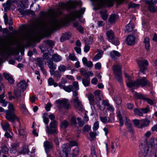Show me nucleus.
I'll use <instances>...</instances> for the list:
<instances>
[{
  "label": "nucleus",
  "mask_w": 157,
  "mask_h": 157,
  "mask_svg": "<svg viewBox=\"0 0 157 157\" xmlns=\"http://www.w3.org/2000/svg\"><path fill=\"white\" fill-rule=\"evenodd\" d=\"M50 19L44 23L41 27L42 32L44 33L52 32L59 28L61 21L57 19V15L56 13L52 12L48 14Z\"/></svg>",
  "instance_id": "1"
},
{
  "label": "nucleus",
  "mask_w": 157,
  "mask_h": 157,
  "mask_svg": "<svg viewBox=\"0 0 157 157\" xmlns=\"http://www.w3.org/2000/svg\"><path fill=\"white\" fill-rule=\"evenodd\" d=\"M127 85L129 87H132L134 86L138 87L140 86L142 87L145 86L150 87L151 86V83L145 77H143L141 79H137L135 81H129L127 83Z\"/></svg>",
  "instance_id": "2"
},
{
  "label": "nucleus",
  "mask_w": 157,
  "mask_h": 157,
  "mask_svg": "<svg viewBox=\"0 0 157 157\" xmlns=\"http://www.w3.org/2000/svg\"><path fill=\"white\" fill-rule=\"evenodd\" d=\"M6 117L7 120L12 122H13L15 120L20 122L19 118L15 114L14 106L12 104H9L8 109L6 111Z\"/></svg>",
  "instance_id": "3"
},
{
  "label": "nucleus",
  "mask_w": 157,
  "mask_h": 157,
  "mask_svg": "<svg viewBox=\"0 0 157 157\" xmlns=\"http://www.w3.org/2000/svg\"><path fill=\"white\" fill-rule=\"evenodd\" d=\"M85 10V8H81L79 10H75L72 12L67 16V17L70 21L74 20L76 18L79 17L82 15L84 14Z\"/></svg>",
  "instance_id": "4"
},
{
  "label": "nucleus",
  "mask_w": 157,
  "mask_h": 157,
  "mask_svg": "<svg viewBox=\"0 0 157 157\" xmlns=\"http://www.w3.org/2000/svg\"><path fill=\"white\" fill-rule=\"evenodd\" d=\"M96 5L98 9H100L104 6L107 5L111 6L113 5V2L114 0H91Z\"/></svg>",
  "instance_id": "5"
},
{
  "label": "nucleus",
  "mask_w": 157,
  "mask_h": 157,
  "mask_svg": "<svg viewBox=\"0 0 157 157\" xmlns=\"http://www.w3.org/2000/svg\"><path fill=\"white\" fill-rule=\"evenodd\" d=\"M82 3L81 1L75 2L74 3H67L65 4L61 3L59 5V7L63 9L70 10L71 9H75L77 6H82Z\"/></svg>",
  "instance_id": "6"
},
{
  "label": "nucleus",
  "mask_w": 157,
  "mask_h": 157,
  "mask_svg": "<svg viewBox=\"0 0 157 157\" xmlns=\"http://www.w3.org/2000/svg\"><path fill=\"white\" fill-rule=\"evenodd\" d=\"M113 70L117 81L121 83L122 80L121 66L118 64L114 65Z\"/></svg>",
  "instance_id": "7"
},
{
  "label": "nucleus",
  "mask_w": 157,
  "mask_h": 157,
  "mask_svg": "<svg viewBox=\"0 0 157 157\" xmlns=\"http://www.w3.org/2000/svg\"><path fill=\"white\" fill-rule=\"evenodd\" d=\"M74 107L77 110L82 111L83 110V105L82 102L79 99L78 97H76L73 99Z\"/></svg>",
  "instance_id": "8"
},
{
  "label": "nucleus",
  "mask_w": 157,
  "mask_h": 157,
  "mask_svg": "<svg viewBox=\"0 0 157 157\" xmlns=\"http://www.w3.org/2000/svg\"><path fill=\"white\" fill-rule=\"evenodd\" d=\"M140 147L142 148L144 157H151V152L149 150L147 144L144 145L142 144Z\"/></svg>",
  "instance_id": "9"
},
{
  "label": "nucleus",
  "mask_w": 157,
  "mask_h": 157,
  "mask_svg": "<svg viewBox=\"0 0 157 157\" xmlns=\"http://www.w3.org/2000/svg\"><path fill=\"white\" fill-rule=\"evenodd\" d=\"M56 102L57 103L60 104L61 106L65 109H67L71 108L70 103L67 100H58L56 101Z\"/></svg>",
  "instance_id": "10"
},
{
  "label": "nucleus",
  "mask_w": 157,
  "mask_h": 157,
  "mask_svg": "<svg viewBox=\"0 0 157 157\" xmlns=\"http://www.w3.org/2000/svg\"><path fill=\"white\" fill-rule=\"evenodd\" d=\"M136 40V36H133L132 35H128L125 39L127 44L130 46L134 44Z\"/></svg>",
  "instance_id": "11"
},
{
  "label": "nucleus",
  "mask_w": 157,
  "mask_h": 157,
  "mask_svg": "<svg viewBox=\"0 0 157 157\" xmlns=\"http://www.w3.org/2000/svg\"><path fill=\"white\" fill-rule=\"evenodd\" d=\"M28 84L25 80H21L17 85V88L19 90H21L22 92H24L26 89Z\"/></svg>",
  "instance_id": "12"
},
{
  "label": "nucleus",
  "mask_w": 157,
  "mask_h": 157,
  "mask_svg": "<svg viewBox=\"0 0 157 157\" xmlns=\"http://www.w3.org/2000/svg\"><path fill=\"white\" fill-rule=\"evenodd\" d=\"M138 64L141 72L144 74V71L146 69L145 66H147L148 64L147 61L146 60H140L138 62Z\"/></svg>",
  "instance_id": "13"
},
{
  "label": "nucleus",
  "mask_w": 157,
  "mask_h": 157,
  "mask_svg": "<svg viewBox=\"0 0 157 157\" xmlns=\"http://www.w3.org/2000/svg\"><path fill=\"white\" fill-rule=\"evenodd\" d=\"M142 144H143L144 145V144L145 145L147 144L149 147V146L152 148L155 147V146H156V147H157V139H151L147 143L144 142L143 143H142L141 145Z\"/></svg>",
  "instance_id": "14"
},
{
  "label": "nucleus",
  "mask_w": 157,
  "mask_h": 157,
  "mask_svg": "<svg viewBox=\"0 0 157 157\" xmlns=\"http://www.w3.org/2000/svg\"><path fill=\"white\" fill-rule=\"evenodd\" d=\"M151 121L150 119L145 118L140 120V125L138 128H142L144 127H146L149 124Z\"/></svg>",
  "instance_id": "15"
},
{
  "label": "nucleus",
  "mask_w": 157,
  "mask_h": 157,
  "mask_svg": "<svg viewBox=\"0 0 157 157\" xmlns=\"http://www.w3.org/2000/svg\"><path fill=\"white\" fill-rule=\"evenodd\" d=\"M48 66L50 69L49 72L50 71H54L56 68V65L54 63L52 59H49L47 61Z\"/></svg>",
  "instance_id": "16"
},
{
  "label": "nucleus",
  "mask_w": 157,
  "mask_h": 157,
  "mask_svg": "<svg viewBox=\"0 0 157 157\" xmlns=\"http://www.w3.org/2000/svg\"><path fill=\"white\" fill-rule=\"evenodd\" d=\"M12 2V0H7L6 3L2 4L5 11H8L10 10Z\"/></svg>",
  "instance_id": "17"
},
{
  "label": "nucleus",
  "mask_w": 157,
  "mask_h": 157,
  "mask_svg": "<svg viewBox=\"0 0 157 157\" xmlns=\"http://www.w3.org/2000/svg\"><path fill=\"white\" fill-rule=\"evenodd\" d=\"M36 61V64L40 67H44L46 64V62L42 58H37Z\"/></svg>",
  "instance_id": "18"
},
{
  "label": "nucleus",
  "mask_w": 157,
  "mask_h": 157,
  "mask_svg": "<svg viewBox=\"0 0 157 157\" xmlns=\"http://www.w3.org/2000/svg\"><path fill=\"white\" fill-rule=\"evenodd\" d=\"M44 145L47 153H48L50 149L52 148L53 147L52 143L47 141L44 142Z\"/></svg>",
  "instance_id": "19"
},
{
  "label": "nucleus",
  "mask_w": 157,
  "mask_h": 157,
  "mask_svg": "<svg viewBox=\"0 0 157 157\" xmlns=\"http://www.w3.org/2000/svg\"><path fill=\"white\" fill-rule=\"evenodd\" d=\"M128 121L129 120L126 119L125 124L129 132L131 134H133L134 133V130L133 128V126L130 123L128 122Z\"/></svg>",
  "instance_id": "20"
},
{
  "label": "nucleus",
  "mask_w": 157,
  "mask_h": 157,
  "mask_svg": "<svg viewBox=\"0 0 157 157\" xmlns=\"http://www.w3.org/2000/svg\"><path fill=\"white\" fill-rule=\"evenodd\" d=\"M118 17V16L116 14H111L109 18V22L111 24H113L115 23Z\"/></svg>",
  "instance_id": "21"
},
{
  "label": "nucleus",
  "mask_w": 157,
  "mask_h": 157,
  "mask_svg": "<svg viewBox=\"0 0 157 157\" xmlns=\"http://www.w3.org/2000/svg\"><path fill=\"white\" fill-rule=\"evenodd\" d=\"M71 37V34L69 32H67L63 34L60 38L61 42H64L66 40L70 38Z\"/></svg>",
  "instance_id": "22"
},
{
  "label": "nucleus",
  "mask_w": 157,
  "mask_h": 157,
  "mask_svg": "<svg viewBox=\"0 0 157 157\" xmlns=\"http://www.w3.org/2000/svg\"><path fill=\"white\" fill-rule=\"evenodd\" d=\"M110 56L113 60H115L117 59V57L121 56V54L118 51L113 50L110 53Z\"/></svg>",
  "instance_id": "23"
},
{
  "label": "nucleus",
  "mask_w": 157,
  "mask_h": 157,
  "mask_svg": "<svg viewBox=\"0 0 157 157\" xmlns=\"http://www.w3.org/2000/svg\"><path fill=\"white\" fill-rule=\"evenodd\" d=\"M18 129V134L19 136H22L23 138L25 135V128L22 127L21 125L20 122Z\"/></svg>",
  "instance_id": "24"
},
{
  "label": "nucleus",
  "mask_w": 157,
  "mask_h": 157,
  "mask_svg": "<svg viewBox=\"0 0 157 157\" xmlns=\"http://www.w3.org/2000/svg\"><path fill=\"white\" fill-rule=\"evenodd\" d=\"M46 132L48 134H57L58 130L57 128H50L48 126L46 127Z\"/></svg>",
  "instance_id": "25"
},
{
  "label": "nucleus",
  "mask_w": 157,
  "mask_h": 157,
  "mask_svg": "<svg viewBox=\"0 0 157 157\" xmlns=\"http://www.w3.org/2000/svg\"><path fill=\"white\" fill-rule=\"evenodd\" d=\"M146 3L148 5V10L150 12L153 13L156 12V7L154 6V4L151 3L150 1H147Z\"/></svg>",
  "instance_id": "26"
},
{
  "label": "nucleus",
  "mask_w": 157,
  "mask_h": 157,
  "mask_svg": "<svg viewBox=\"0 0 157 157\" xmlns=\"http://www.w3.org/2000/svg\"><path fill=\"white\" fill-rule=\"evenodd\" d=\"M28 3V0H21L19 3V6L20 8L25 9L27 8Z\"/></svg>",
  "instance_id": "27"
},
{
  "label": "nucleus",
  "mask_w": 157,
  "mask_h": 157,
  "mask_svg": "<svg viewBox=\"0 0 157 157\" xmlns=\"http://www.w3.org/2000/svg\"><path fill=\"white\" fill-rule=\"evenodd\" d=\"M80 71L82 75L86 78H89L90 76H92L93 75V73L91 71L87 72L86 70H80Z\"/></svg>",
  "instance_id": "28"
},
{
  "label": "nucleus",
  "mask_w": 157,
  "mask_h": 157,
  "mask_svg": "<svg viewBox=\"0 0 157 157\" xmlns=\"http://www.w3.org/2000/svg\"><path fill=\"white\" fill-rule=\"evenodd\" d=\"M134 27V25L132 23H129L126 26L124 31L125 32L128 33L132 30Z\"/></svg>",
  "instance_id": "29"
},
{
  "label": "nucleus",
  "mask_w": 157,
  "mask_h": 157,
  "mask_svg": "<svg viewBox=\"0 0 157 157\" xmlns=\"http://www.w3.org/2000/svg\"><path fill=\"white\" fill-rule=\"evenodd\" d=\"M50 74L51 75H54L57 81L59 80L61 76V74L58 71H50Z\"/></svg>",
  "instance_id": "30"
},
{
  "label": "nucleus",
  "mask_w": 157,
  "mask_h": 157,
  "mask_svg": "<svg viewBox=\"0 0 157 157\" xmlns=\"http://www.w3.org/2000/svg\"><path fill=\"white\" fill-rule=\"evenodd\" d=\"M5 93H3L2 94H0V103L2 104V105L5 107L6 106L7 102L3 98L5 97Z\"/></svg>",
  "instance_id": "31"
},
{
  "label": "nucleus",
  "mask_w": 157,
  "mask_h": 157,
  "mask_svg": "<svg viewBox=\"0 0 157 157\" xmlns=\"http://www.w3.org/2000/svg\"><path fill=\"white\" fill-rule=\"evenodd\" d=\"M62 148L63 151L65 153L66 157H68V152L70 149L68 145L67 144H64L62 146Z\"/></svg>",
  "instance_id": "32"
},
{
  "label": "nucleus",
  "mask_w": 157,
  "mask_h": 157,
  "mask_svg": "<svg viewBox=\"0 0 157 157\" xmlns=\"http://www.w3.org/2000/svg\"><path fill=\"white\" fill-rule=\"evenodd\" d=\"M144 43L145 44V48L146 49L147 51H149L150 50V47L149 38L147 37L145 38L144 39Z\"/></svg>",
  "instance_id": "33"
},
{
  "label": "nucleus",
  "mask_w": 157,
  "mask_h": 157,
  "mask_svg": "<svg viewBox=\"0 0 157 157\" xmlns=\"http://www.w3.org/2000/svg\"><path fill=\"white\" fill-rule=\"evenodd\" d=\"M69 123L66 120L63 121L60 124V127L63 129H65L69 125Z\"/></svg>",
  "instance_id": "34"
},
{
  "label": "nucleus",
  "mask_w": 157,
  "mask_h": 157,
  "mask_svg": "<svg viewBox=\"0 0 157 157\" xmlns=\"http://www.w3.org/2000/svg\"><path fill=\"white\" fill-rule=\"evenodd\" d=\"M106 34L107 38L109 40H112L114 38V33L112 30H109L106 32Z\"/></svg>",
  "instance_id": "35"
},
{
  "label": "nucleus",
  "mask_w": 157,
  "mask_h": 157,
  "mask_svg": "<svg viewBox=\"0 0 157 157\" xmlns=\"http://www.w3.org/2000/svg\"><path fill=\"white\" fill-rule=\"evenodd\" d=\"M52 58L55 62H59L62 59V58L61 56L57 54H53L52 56Z\"/></svg>",
  "instance_id": "36"
},
{
  "label": "nucleus",
  "mask_w": 157,
  "mask_h": 157,
  "mask_svg": "<svg viewBox=\"0 0 157 157\" xmlns=\"http://www.w3.org/2000/svg\"><path fill=\"white\" fill-rule=\"evenodd\" d=\"M82 82L85 86H88L90 84V79L89 78H86L82 79Z\"/></svg>",
  "instance_id": "37"
},
{
  "label": "nucleus",
  "mask_w": 157,
  "mask_h": 157,
  "mask_svg": "<svg viewBox=\"0 0 157 157\" xmlns=\"http://www.w3.org/2000/svg\"><path fill=\"white\" fill-rule=\"evenodd\" d=\"M79 151L78 148L76 147L72 150L70 155L71 157H75L78 154Z\"/></svg>",
  "instance_id": "38"
},
{
  "label": "nucleus",
  "mask_w": 157,
  "mask_h": 157,
  "mask_svg": "<svg viewBox=\"0 0 157 157\" xmlns=\"http://www.w3.org/2000/svg\"><path fill=\"white\" fill-rule=\"evenodd\" d=\"M48 84L50 86L54 85L55 87L58 86V84L55 82L54 79L52 78H50L48 79Z\"/></svg>",
  "instance_id": "39"
},
{
  "label": "nucleus",
  "mask_w": 157,
  "mask_h": 157,
  "mask_svg": "<svg viewBox=\"0 0 157 157\" xmlns=\"http://www.w3.org/2000/svg\"><path fill=\"white\" fill-rule=\"evenodd\" d=\"M88 98L90 102V105H93L95 101L94 95L91 93L89 94L88 96Z\"/></svg>",
  "instance_id": "40"
},
{
  "label": "nucleus",
  "mask_w": 157,
  "mask_h": 157,
  "mask_svg": "<svg viewBox=\"0 0 157 157\" xmlns=\"http://www.w3.org/2000/svg\"><path fill=\"white\" fill-rule=\"evenodd\" d=\"M24 9H25L20 8L18 9V11L22 15L27 14L29 13V11L27 10H25Z\"/></svg>",
  "instance_id": "41"
},
{
  "label": "nucleus",
  "mask_w": 157,
  "mask_h": 157,
  "mask_svg": "<svg viewBox=\"0 0 157 157\" xmlns=\"http://www.w3.org/2000/svg\"><path fill=\"white\" fill-rule=\"evenodd\" d=\"M21 91L18 90L17 88V89H15L14 90V94L15 95L16 98H18L19 97L21 96Z\"/></svg>",
  "instance_id": "42"
},
{
  "label": "nucleus",
  "mask_w": 157,
  "mask_h": 157,
  "mask_svg": "<svg viewBox=\"0 0 157 157\" xmlns=\"http://www.w3.org/2000/svg\"><path fill=\"white\" fill-rule=\"evenodd\" d=\"M91 157H97L96 153L95 148L94 147L92 146L91 148Z\"/></svg>",
  "instance_id": "43"
},
{
  "label": "nucleus",
  "mask_w": 157,
  "mask_h": 157,
  "mask_svg": "<svg viewBox=\"0 0 157 157\" xmlns=\"http://www.w3.org/2000/svg\"><path fill=\"white\" fill-rule=\"evenodd\" d=\"M93 37H90L87 38L85 40V44L86 45L91 44L93 42Z\"/></svg>",
  "instance_id": "44"
},
{
  "label": "nucleus",
  "mask_w": 157,
  "mask_h": 157,
  "mask_svg": "<svg viewBox=\"0 0 157 157\" xmlns=\"http://www.w3.org/2000/svg\"><path fill=\"white\" fill-rule=\"evenodd\" d=\"M74 90V87L73 86L71 85H70L67 86H65V88H64V90L65 91L70 92L71 91H73Z\"/></svg>",
  "instance_id": "45"
},
{
  "label": "nucleus",
  "mask_w": 157,
  "mask_h": 157,
  "mask_svg": "<svg viewBox=\"0 0 157 157\" xmlns=\"http://www.w3.org/2000/svg\"><path fill=\"white\" fill-rule=\"evenodd\" d=\"M104 11L105 12H106V10H104V11H101L100 12V13L102 14L101 17L102 19L104 20H107L108 18V15L106 13H104Z\"/></svg>",
  "instance_id": "46"
},
{
  "label": "nucleus",
  "mask_w": 157,
  "mask_h": 157,
  "mask_svg": "<svg viewBox=\"0 0 157 157\" xmlns=\"http://www.w3.org/2000/svg\"><path fill=\"white\" fill-rule=\"evenodd\" d=\"M57 122L55 120H53L50 122V128H57Z\"/></svg>",
  "instance_id": "47"
},
{
  "label": "nucleus",
  "mask_w": 157,
  "mask_h": 157,
  "mask_svg": "<svg viewBox=\"0 0 157 157\" xmlns=\"http://www.w3.org/2000/svg\"><path fill=\"white\" fill-rule=\"evenodd\" d=\"M134 96L137 99H142L144 100L145 98V97L142 94L138 93L136 92H135L134 93Z\"/></svg>",
  "instance_id": "48"
},
{
  "label": "nucleus",
  "mask_w": 157,
  "mask_h": 157,
  "mask_svg": "<svg viewBox=\"0 0 157 157\" xmlns=\"http://www.w3.org/2000/svg\"><path fill=\"white\" fill-rule=\"evenodd\" d=\"M67 59L68 60L69 59L72 61H76L77 59V58L74 54H70Z\"/></svg>",
  "instance_id": "49"
},
{
  "label": "nucleus",
  "mask_w": 157,
  "mask_h": 157,
  "mask_svg": "<svg viewBox=\"0 0 157 157\" xmlns=\"http://www.w3.org/2000/svg\"><path fill=\"white\" fill-rule=\"evenodd\" d=\"M44 43L45 44H47L49 46H52L54 45V41L52 40H47L44 41Z\"/></svg>",
  "instance_id": "50"
},
{
  "label": "nucleus",
  "mask_w": 157,
  "mask_h": 157,
  "mask_svg": "<svg viewBox=\"0 0 157 157\" xmlns=\"http://www.w3.org/2000/svg\"><path fill=\"white\" fill-rule=\"evenodd\" d=\"M134 111L135 114L139 116H143V114L142 113V111L141 110V109H139L137 108H136L134 109Z\"/></svg>",
  "instance_id": "51"
},
{
  "label": "nucleus",
  "mask_w": 157,
  "mask_h": 157,
  "mask_svg": "<svg viewBox=\"0 0 157 157\" xmlns=\"http://www.w3.org/2000/svg\"><path fill=\"white\" fill-rule=\"evenodd\" d=\"M94 94L96 100L98 101L101 100V98L100 97V92L99 90H96Z\"/></svg>",
  "instance_id": "52"
},
{
  "label": "nucleus",
  "mask_w": 157,
  "mask_h": 157,
  "mask_svg": "<svg viewBox=\"0 0 157 157\" xmlns=\"http://www.w3.org/2000/svg\"><path fill=\"white\" fill-rule=\"evenodd\" d=\"M48 114L47 113H44L43 114V121L44 123L46 124H48L49 122V119L48 118L46 117V116Z\"/></svg>",
  "instance_id": "53"
},
{
  "label": "nucleus",
  "mask_w": 157,
  "mask_h": 157,
  "mask_svg": "<svg viewBox=\"0 0 157 157\" xmlns=\"http://www.w3.org/2000/svg\"><path fill=\"white\" fill-rule=\"evenodd\" d=\"M21 153L22 154H28V147L27 146H25L23 147V149L21 151Z\"/></svg>",
  "instance_id": "54"
},
{
  "label": "nucleus",
  "mask_w": 157,
  "mask_h": 157,
  "mask_svg": "<svg viewBox=\"0 0 157 157\" xmlns=\"http://www.w3.org/2000/svg\"><path fill=\"white\" fill-rule=\"evenodd\" d=\"M117 116L119 119L120 123V126L121 127L123 125V122L121 115L120 113H119L117 115Z\"/></svg>",
  "instance_id": "55"
},
{
  "label": "nucleus",
  "mask_w": 157,
  "mask_h": 157,
  "mask_svg": "<svg viewBox=\"0 0 157 157\" xmlns=\"http://www.w3.org/2000/svg\"><path fill=\"white\" fill-rule=\"evenodd\" d=\"M74 87V90H77L79 89V86L77 82L75 81L73 82L72 85Z\"/></svg>",
  "instance_id": "56"
},
{
  "label": "nucleus",
  "mask_w": 157,
  "mask_h": 157,
  "mask_svg": "<svg viewBox=\"0 0 157 157\" xmlns=\"http://www.w3.org/2000/svg\"><path fill=\"white\" fill-rule=\"evenodd\" d=\"M115 101L118 105L120 104L121 102V99L119 96H117L115 98Z\"/></svg>",
  "instance_id": "57"
},
{
  "label": "nucleus",
  "mask_w": 157,
  "mask_h": 157,
  "mask_svg": "<svg viewBox=\"0 0 157 157\" xmlns=\"http://www.w3.org/2000/svg\"><path fill=\"white\" fill-rule=\"evenodd\" d=\"M58 70L60 72H64L66 70V67L64 65H61L58 67Z\"/></svg>",
  "instance_id": "58"
},
{
  "label": "nucleus",
  "mask_w": 157,
  "mask_h": 157,
  "mask_svg": "<svg viewBox=\"0 0 157 157\" xmlns=\"http://www.w3.org/2000/svg\"><path fill=\"white\" fill-rule=\"evenodd\" d=\"M133 122L135 126L138 127L140 125V120L135 119L133 120Z\"/></svg>",
  "instance_id": "59"
},
{
  "label": "nucleus",
  "mask_w": 157,
  "mask_h": 157,
  "mask_svg": "<svg viewBox=\"0 0 157 157\" xmlns=\"http://www.w3.org/2000/svg\"><path fill=\"white\" fill-rule=\"evenodd\" d=\"M141 110L142 111L143 114V113H147L150 111L149 108L148 107L145 108H141Z\"/></svg>",
  "instance_id": "60"
},
{
  "label": "nucleus",
  "mask_w": 157,
  "mask_h": 157,
  "mask_svg": "<svg viewBox=\"0 0 157 157\" xmlns=\"http://www.w3.org/2000/svg\"><path fill=\"white\" fill-rule=\"evenodd\" d=\"M2 128L4 131H7L10 127V124L8 123H6L2 125Z\"/></svg>",
  "instance_id": "61"
},
{
  "label": "nucleus",
  "mask_w": 157,
  "mask_h": 157,
  "mask_svg": "<svg viewBox=\"0 0 157 157\" xmlns=\"http://www.w3.org/2000/svg\"><path fill=\"white\" fill-rule=\"evenodd\" d=\"M101 57V54L100 52H99L94 57L93 60L97 61L100 59Z\"/></svg>",
  "instance_id": "62"
},
{
  "label": "nucleus",
  "mask_w": 157,
  "mask_h": 157,
  "mask_svg": "<svg viewBox=\"0 0 157 157\" xmlns=\"http://www.w3.org/2000/svg\"><path fill=\"white\" fill-rule=\"evenodd\" d=\"M100 119L101 121L103 123L106 124L107 121V118L105 116H100Z\"/></svg>",
  "instance_id": "63"
},
{
  "label": "nucleus",
  "mask_w": 157,
  "mask_h": 157,
  "mask_svg": "<svg viewBox=\"0 0 157 157\" xmlns=\"http://www.w3.org/2000/svg\"><path fill=\"white\" fill-rule=\"evenodd\" d=\"M2 151L3 152L7 154L9 150L6 146H4L2 148Z\"/></svg>",
  "instance_id": "64"
}]
</instances>
